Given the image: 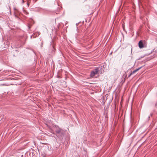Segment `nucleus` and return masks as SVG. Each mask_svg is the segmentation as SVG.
<instances>
[{
	"label": "nucleus",
	"instance_id": "f257e3e1",
	"mask_svg": "<svg viewBox=\"0 0 157 157\" xmlns=\"http://www.w3.org/2000/svg\"><path fill=\"white\" fill-rule=\"evenodd\" d=\"M99 71V68H96L91 71L90 74V77L92 78H94L95 75H97Z\"/></svg>",
	"mask_w": 157,
	"mask_h": 157
},
{
	"label": "nucleus",
	"instance_id": "f03ea898",
	"mask_svg": "<svg viewBox=\"0 0 157 157\" xmlns=\"http://www.w3.org/2000/svg\"><path fill=\"white\" fill-rule=\"evenodd\" d=\"M139 46L140 48H143L144 47V44L142 40H140L138 43Z\"/></svg>",
	"mask_w": 157,
	"mask_h": 157
},
{
	"label": "nucleus",
	"instance_id": "7ed1b4c3",
	"mask_svg": "<svg viewBox=\"0 0 157 157\" xmlns=\"http://www.w3.org/2000/svg\"><path fill=\"white\" fill-rule=\"evenodd\" d=\"M142 67H140L138 68V69L134 70L132 72H131V73L130 74V75H132L134 74L136 72L138 71Z\"/></svg>",
	"mask_w": 157,
	"mask_h": 157
},
{
	"label": "nucleus",
	"instance_id": "20e7f679",
	"mask_svg": "<svg viewBox=\"0 0 157 157\" xmlns=\"http://www.w3.org/2000/svg\"><path fill=\"white\" fill-rule=\"evenodd\" d=\"M56 132L58 134L59 133L61 132V129L59 127L56 128Z\"/></svg>",
	"mask_w": 157,
	"mask_h": 157
},
{
	"label": "nucleus",
	"instance_id": "39448f33",
	"mask_svg": "<svg viewBox=\"0 0 157 157\" xmlns=\"http://www.w3.org/2000/svg\"><path fill=\"white\" fill-rule=\"evenodd\" d=\"M24 13L26 15H28L29 14L28 12L26 11H24Z\"/></svg>",
	"mask_w": 157,
	"mask_h": 157
},
{
	"label": "nucleus",
	"instance_id": "423d86ee",
	"mask_svg": "<svg viewBox=\"0 0 157 157\" xmlns=\"http://www.w3.org/2000/svg\"><path fill=\"white\" fill-rule=\"evenodd\" d=\"M131 75H129L128 77H129Z\"/></svg>",
	"mask_w": 157,
	"mask_h": 157
}]
</instances>
